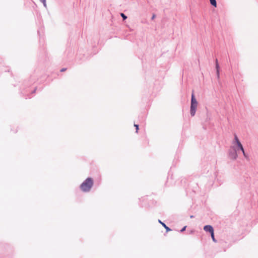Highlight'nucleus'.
Returning <instances> with one entry per match:
<instances>
[{
	"mask_svg": "<svg viewBox=\"0 0 258 258\" xmlns=\"http://www.w3.org/2000/svg\"><path fill=\"white\" fill-rule=\"evenodd\" d=\"M159 222L166 229L167 232L171 231V229L167 226L165 223L161 222V221L159 220Z\"/></svg>",
	"mask_w": 258,
	"mask_h": 258,
	"instance_id": "nucleus-7",
	"label": "nucleus"
},
{
	"mask_svg": "<svg viewBox=\"0 0 258 258\" xmlns=\"http://www.w3.org/2000/svg\"><path fill=\"white\" fill-rule=\"evenodd\" d=\"M215 63H216L217 77L218 79H219L220 77V67H219V65L217 59H216Z\"/></svg>",
	"mask_w": 258,
	"mask_h": 258,
	"instance_id": "nucleus-5",
	"label": "nucleus"
},
{
	"mask_svg": "<svg viewBox=\"0 0 258 258\" xmlns=\"http://www.w3.org/2000/svg\"><path fill=\"white\" fill-rule=\"evenodd\" d=\"M67 70L66 68H62L60 70V72H64Z\"/></svg>",
	"mask_w": 258,
	"mask_h": 258,
	"instance_id": "nucleus-15",
	"label": "nucleus"
},
{
	"mask_svg": "<svg viewBox=\"0 0 258 258\" xmlns=\"http://www.w3.org/2000/svg\"><path fill=\"white\" fill-rule=\"evenodd\" d=\"M41 2H42L45 7H46V0H39Z\"/></svg>",
	"mask_w": 258,
	"mask_h": 258,
	"instance_id": "nucleus-12",
	"label": "nucleus"
},
{
	"mask_svg": "<svg viewBox=\"0 0 258 258\" xmlns=\"http://www.w3.org/2000/svg\"><path fill=\"white\" fill-rule=\"evenodd\" d=\"M236 149H237V151H238V150H241L242 152L243 155H244V156L245 158L247 157V155L245 154V153L244 152V148H243L242 145L241 144V143H239L238 145L237 146V148H236Z\"/></svg>",
	"mask_w": 258,
	"mask_h": 258,
	"instance_id": "nucleus-4",
	"label": "nucleus"
},
{
	"mask_svg": "<svg viewBox=\"0 0 258 258\" xmlns=\"http://www.w3.org/2000/svg\"><path fill=\"white\" fill-rule=\"evenodd\" d=\"M210 3L211 4L215 7H216L217 6V3H216V0H210Z\"/></svg>",
	"mask_w": 258,
	"mask_h": 258,
	"instance_id": "nucleus-8",
	"label": "nucleus"
},
{
	"mask_svg": "<svg viewBox=\"0 0 258 258\" xmlns=\"http://www.w3.org/2000/svg\"><path fill=\"white\" fill-rule=\"evenodd\" d=\"M93 184L91 178H87L86 180L81 184V188L82 190L87 191L90 190Z\"/></svg>",
	"mask_w": 258,
	"mask_h": 258,
	"instance_id": "nucleus-2",
	"label": "nucleus"
},
{
	"mask_svg": "<svg viewBox=\"0 0 258 258\" xmlns=\"http://www.w3.org/2000/svg\"><path fill=\"white\" fill-rule=\"evenodd\" d=\"M120 16L122 18L123 20H125L127 19V16L122 13H120Z\"/></svg>",
	"mask_w": 258,
	"mask_h": 258,
	"instance_id": "nucleus-10",
	"label": "nucleus"
},
{
	"mask_svg": "<svg viewBox=\"0 0 258 258\" xmlns=\"http://www.w3.org/2000/svg\"><path fill=\"white\" fill-rule=\"evenodd\" d=\"M186 226H184L181 230V232H183V231H184L186 229Z\"/></svg>",
	"mask_w": 258,
	"mask_h": 258,
	"instance_id": "nucleus-16",
	"label": "nucleus"
},
{
	"mask_svg": "<svg viewBox=\"0 0 258 258\" xmlns=\"http://www.w3.org/2000/svg\"><path fill=\"white\" fill-rule=\"evenodd\" d=\"M156 17V15L153 14V15H152V17L151 18V20H153Z\"/></svg>",
	"mask_w": 258,
	"mask_h": 258,
	"instance_id": "nucleus-14",
	"label": "nucleus"
},
{
	"mask_svg": "<svg viewBox=\"0 0 258 258\" xmlns=\"http://www.w3.org/2000/svg\"><path fill=\"white\" fill-rule=\"evenodd\" d=\"M134 126L136 127V132L137 133V132H138V130H139V125H138V124H134Z\"/></svg>",
	"mask_w": 258,
	"mask_h": 258,
	"instance_id": "nucleus-13",
	"label": "nucleus"
},
{
	"mask_svg": "<svg viewBox=\"0 0 258 258\" xmlns=\"http://www.w3.org/2000/svg\"><path fill=\"white\" fill-rule=\"evenodd\" d=\"M234 140H235V142H236V143L237 144V145L238 146L239 143H240V142L239 141V139H238V137H237V136L236 135H234Z\"/></svg>",
	"mask_w": 258,
	"mask_h": 258,
	"instance_id": "nucleus-9",
	"label": "nucleus"
},
{
	"mask_svg": "<svg viewBox=\"0 0 258 258\" xmlns=\"http://www.w3.org/2000/svg\"><path fill=\"white\" fill-rule=\"evenodd\" d=\"M237 149L235 147H231L228 151V157L231 160H236L237 158Z\"/></svg>",
	"mask_w": 258,
	"mask_h": 258,
	"instance_id": "nucleus-3",
	"label": "nucleus"
},
{
	"mask_svg": "<svg viewBox=\"0 0 258 258\" xmlns=\"http://www.w3.org/2000/svg\"><path fill=\"white\" fill-rule=\"evenodd\" d=\"M211 237H212V240H213V241L216 242V239L215 238V237H214V232L211 233Z\"/></svg>",
	"mask_w": 258,
	"mask_h": 258,
	"instance_id": "nucleus-11",
	"label": "nucleus"
},
{
	"mask_svg": "<svg viewBox=\"0 0 258 258\" xmlns=\"http://www.w3.org/2000/svg\"><path fill=\"white\" fill-rule=\"evenodd\" d=\"M204 230L206 232H209L210 233L214 232L213 228L211 225H206L204 227Z\"/></svg>",
	"mask_w": 258,
	"mask_h": 258,
	"instance_id": "nucleus-6",
	"label": "nucleus"
},
{
	"mask_svg": "<svg viewBox=\"0 0 258 258\" xmlns=\"http://www.w3.org/2000/svg\"><path fill=\"white\" fill-rule=\"evenodd\" d=\"M198 106V101H197L195 95L194 94V91H192L191 98V104L190 108V113L191 116L195 115L197 108Z\"/></svg>",
	"mask_w": 258,
	"mask_h": 258,
	"instance_id": "nucleus-1",
	"label": "nucleus"
}]
</instances>
